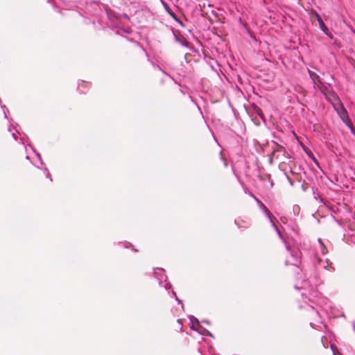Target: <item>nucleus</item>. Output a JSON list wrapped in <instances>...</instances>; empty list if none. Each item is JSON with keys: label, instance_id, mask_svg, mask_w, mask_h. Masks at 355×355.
Segmentation results:
<instances>
[{"label": "nucleus", "instance_id": "obj_1", "mask_svg": "<svg viewBox=\"0 0 355 355\" xmlns=\"http://www.w3.org/2000/svg\"><path fill=\"white\" fill-rule=\"evenodd\" d=\"M281 239L285 243L288 251H289L291 253L290 258L286 261V265H293L298 267L299 264L301 263V252L298 248L296 250L292 249L291 246L286 243L283 237Z\"/></svg>", "mask_w": 355, "mask_h": 355}, {"label": "nucleus", "instance_id": "obj_2", "mask_svg": "<svg viewBox=\"0 0 355 355\" xmlns=\"http://www.w3.org/2000/svg\"><path fill=\"white\" fill-rule=\"evenodd\" d=\"M251 196H252V198L254 199V200L257 202V203L258 204L259 207H260V209L265 213V214L267 216V217L269 218L270 220V222L272 225V226L275 229L276 232H277L278 235H279V237L280 239H282V234L280 233L279 230H278L277 227L276 226V225L275 224V223L273 222L272 218H271V216H270V211H268V209H267V207L265 206V205L261 202L255 196H254L253 194H251Z\"/></svg>", "mask_w": 355, "mask_h": 355}, {"label": "nucleus", "instance_id": "obj_3", "mask_svg": "<svg viewBox=\"0 0 355 355\" xmlns=\"http://www.w3.org/2000/svg\"><path fill=\"white\" fill-rule=\"evenodd\" d=\"M155 277L159 281V284L161 286H164L166 290L171 288V284L168 282L165 285H162L163 281H166L167 277L164 273V270L162 268H157L154 272Z\"/></svg>", "mask_w": 355, "mask_h": 355}, {"label": "nucleus", "instance_id": "obj_4", "mask_svg": "<svg viewBox=\"0 0 355 355\" xmlns=\"http://www.w3.org/2000/svg\"><path fill=\"white\" fill-rule=\"evenodd\" d=\"M316 17L321 30L328 35V28L326 26L320 16L318 13H316Z\"/></svg>", "mask_w": 355, "mask_h": 355}, {"label": "nucleus", "instance_id": "obj_5", "mask_svg": "<svg viewBox=\"0 0 355 355\" xmlns=\"http://www.w3.org/2000/svg\"><path fill=\"white\" fill-rule=\"evenodd\" d=\"M308 71H309V76H310L311 78L312 79V80L313 81L314 84H317V83H322L320 78L318 74H316L315 73H314L310 70H308Z\"/></svg>", "mask_w": 355, "mask_h": 355}, {"label": "nucleus", "instance_id": "obj_6", "mask_svg": "<svg viewBox=\"0 0 355 355\" xmlns=\"http://www.w3.org/2000/svg\"><path fill=\"white\" fill-rule=\"evenodd\" d=\"M196 331H198L200 334H201L202 336H212V334L208 330H207L205 328L202 327L200 324V329H196Z\"/></svg>", "mask_w": 355, "mask_h": 355}, {"label": "nucleus", "instance_id": "obj_7", "mask_svg": "<svg viewBox=\"0 0 355 355\" xmlns=\"http://www.w3.org/2000/svg\"><path fill=\"white\" fill-rule=\"evenodd\" d=\"M189 319L191 324V329L195 328L196 327H200V322L196 318L191 315L189 317Z\"/></svg>", "mask_w": 355, "mask_h": 355}, {"label": "nucleus", "instance_id": "obj_8", "mask_svg": "<svg viewBox=\"0 0 355 355\" xmlns=\"http://www.w3.org/2000/svg\"><path fill=\"white\" fill-rule=\"evenodd\" d=\"M318 242L320 245V248H321V252H322V254H326L327 253V250L325 247V245H324L321 239H318Z\"/></svg>", "mask_w": 355, "mask_h": 355}, {"label": "nucleus", "instance_id": "obj_9", "mask_svg": "<svg viewBox=\"0 0 355 355\" xmlns=\"http://www.w3.org/2000/svg\"><path fill=\"white\" fill-rule=\"evenodd\" d=\"M177 41L180 42L182 46H188L189 42L184 39H180L176 35H175Z\"/></svg>", "mask_w": 355, "mask_h": 355}, {"label": "nucleus", "instance_id": "obj_10", "mask_svg": "<svg viewBox=\"0 0 355 355\" xmlns=\"http://www.w3.org/2000/svg\"><path fill=\"white\" fill-rule=\"evenodd\" d=\"M173 296L175 297L176 300L178 302V303H181V301L179 300V298L176 296V293L175 291H172Z\"/></svg>", "mask_w": 355, "mask_h": 355}, {"label": "nucleus", "instance_id": "obj_11", "mask_svg": "<svg viewBox=\"0 0 355 355\" xmlns=\"http://www.w3.org/2000/svg\"><path fill=\"white\" fill-rule=\"evenodd\" d=\"M12 137H13L15 140H17V137L16 133H15V132H12Z\"/></svg>", "mask_w": 355, "mask_h": 355}, {"label": "nucleus", "instance_id": "obj_12", "mask_svg": "<svg viewBox=\"0 0 355 355\" xmlns=\"http://www.w3.org/2000/svg\"><path fill=\"white\" fill-rule=\"evenodd\" d=\"M82 85H79L78 88L81 92H85V91L82 89Z\"/></svg>", "mask_w": 355, "mask_h": 355}, {"label": "nucleus", "instance_id": "obj_13", "mask_svg": "<svg viewBox=\"0 0 355 355\" xmlns=\"http://www.w3.org/2000/svg\"><path fill=\"white\" fill-rule=\"evenodd\" d=\"M47 177L51 179V180H52L51 178V174L49 173H48L47 174Z\"/></svg>", "mask_w": 355, "mask_h": 355}, {"label": "nucleus", "instance_id": "obj_14", "mask_svg": "<svg viewBox=\"0 0 355 355\" xmlns=\"http://www.w3.org/2000/svg\"><path fill=\"white\" fill-rule=\"evenodd\" d=\"M196 329H200V327H196L195 328H192V329L196 330Z\"/></svg>", "mask_w": 355, "mask_h": 355}, {"label": "nucleus", "instance_id": "obj_15", "mask_svg": "<svg viewBox=\"0 0 355 355\" xmlns=\"http://www.w3.org/2000/svg\"><path fill=\"white\" fill-rule=\"evenodd\" d=\"M3 112H4V114H5V118H7V115H6V114L5 110H3Z\"/></svg>", "mask_w": 355, "mask_h": 355}, {"label": "nucleus", "instance_id": "obj_16", "mask_svg": "<svg viewBox=\"0 0 355 355\" xmlns=\"http://www.w3.org/2000/svg\"><path fill=\"white\" fill-rule=\"evenodd\" d=\"M180 329L182 330V325L181 324V327H180Z\"/></svg>", "mask_w": 355, "mask_h": 355}]
</instances>
